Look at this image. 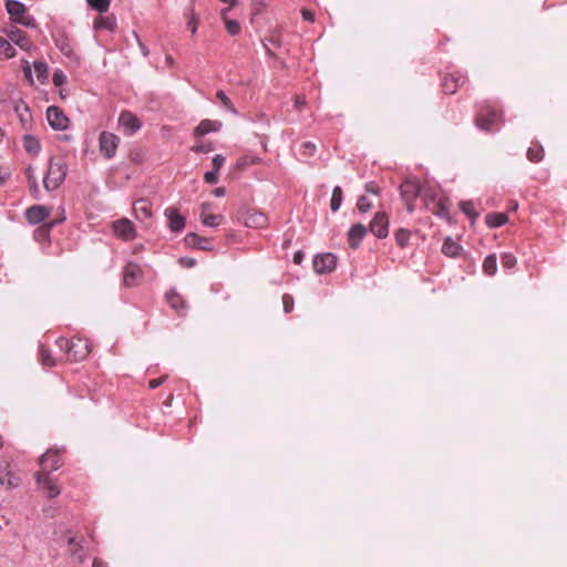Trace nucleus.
Returning a JSON list of instances; mask_svg holds the SVG:
<instances>
[{
    "label": "nucleus",
    "mask_w": 567,
    "mask_h": 567,
    "mask_svg": "<svg viewBox=\"0 0 567 567\" xmlns=\"http://www.w3.org/2000/svg\"><path fill=\"white\" fill-rule=\"evenodd\" d=\"M68 166L64 161L50 158L48 171L43 177V186L48 192L55 190L64 182Z\"/></svg>",
    "instance_id": "f257e3e1"
},
{
    "label": "nucleus",
    "mask_w": 567,
    "mask_h": 567,
    "mask_svg": "<svg viewBox=\"0 0 567 567\" xmlns=\"http://www.w3.org/2000/svg\"><path fill=\"white\" fill-rule=\"evenodd\" d=\"M499 121H502V113L488 104L483 105L475 116V125L487 132Z\"/></svg>",
    "instance_id": "f03ea898"
},
{
    "label": "nucleus",
    "mask_w": 567,
    "mask_h": 567,
    "mask_svg": "<svg viewBox=\"0 0 567 567\" xmlns=\"http://www.w3.org/2000/svg\"><path fill=\"white\" fill-rule=\"evenodd\" d=\"M85 539L82 535H70L66 537V554L71 557L72 564H82L85 556Z\"/></svg>",
    "instance_id": "7ed1b4c3"
},
{
    "label": "nucleus",
    "mask_w": 567,
    "mask_h": 567,
    "mask_svg": "<svg viewBox=\"0 0 567 567\" xmlns=\"http://www.w3.org/2000/svg\"><path fill=\"white\" fill-rule=\"evenodd\" d=\"M401 197L409 213L414 212V200L421 196L422 185L415 181H405L400 187Z\"/></svg>",
    "instance_id": "20e7f679"
},
{
    "label": "nucleus",
    "mask_w": 567,
    "mask_h": 567,
    "mask_svg": "<svg viewBox=\"0 0 567 567\" xmlns=\"http://www.w3.org/2000/svg\"><path fill=\"white\" fill-rule=\"evenodd\" d=\"M120 138L113 133L102 132L99 137L100 152L106 157L112 158L118 147Z\"/></svg>",
    "instance_id": "39448f33"
},
{
    "label": "nucleus",
    "mask_w": 567,
    "mask_h": 567,
    "mask_svg": "<svg viewBox=\"0 0 567 567\" xmlns=\"http://www.w3.org/2000/svg\"><path fill=\"white\" fill-rule=\"evenodd\" d=\"M112 229L115 236L122 240H132L136 237V230L133 223L127 218H121L112 223Z\"/></svg>",
    "instance_id": "423d86ee"
},
{
    "label": "nucleus",
    "mask_w": 567,
    "mask_h": 567,
    "mask_svg": "<svg viewBox=\"0 0 567 567\" xmlns=\"http://www.w3.org/2000/svg\"><path fill=\"white\" fill-rule=\"evenodd\" d=\"M47 120L49 125L56 131H63L69 127V118L58 106H49L47 110Z\"/></svg>",
    "instance_id": "0eeeda50"
},
{
    "label": "nucleus",
    "mask_w": 567,
    "mask_h": 567,
    "mask_svg": "<svg viewBox=\"0 0 567 567\" xmlns=\"http://www.w3.org/2000/svg\"><path fill=\"white\" fill-rule=\"evenodd\" d=\"M70 346V351L68 353V360L70 361H82L91 352L90 344L85 339L73 338Z\"/></svg>",
    "instance_id": "6e6552de"
},
{
    "label": "nucleus",
    "mask_w": 567,
    "mask_h": 567,
    "mask_svg": "<svg viewBox=\"0 0 567 567\" xmlns=\"http://www.w3.org/2000/svg\"><path fill=\"white\" fill-rule=\"evenodd\" d=\"M370 231L378 238H385L389 234V217L384 212H378L369 225Z\"/></svg>",
    "instance_id": "1a4fd4ad"
},
{
    "label": "nucleus",
    "mask_w": 567,
    "mask_h": 567,
    "mask_svg": "<svg viewBox=\"0 0 567 567\" xmlns=\"http://www.w3.org/2000/svg\"><path fill=\"white\" fill-rule=\"evenodd\" d=\"M239 219L247 226L252 228H262L268 224V217L256 209H247L244 212Z\"/></svg>",
    "instance_id": "9d476101"
},
{
    "label": "nucleus",
    "mask_w": 567,
    "mask_h": 567,
    "mask_svg": "<svg viewBox=\"0 0 567 567\" xmlns=\"http://www.w3.org/2000/svg\"><path fill=\"white\" fill-rule=\"evenodd\" d=\"M118 124L126 135L135 134L142 126L141 120L130 111H123L120 114Z\"/></svg>",
    "instance_id": "9b49d317"
},
{
    "label": "nucleus",
    "mask_w": 567,
    "mask_h": 567,
    "mask_svg": "<svg viewBox=\"0 0 567 567\" xmlns=\"http://www.w3.org/2000/svg\"><path fill=\"white\" fill-rule=\"evenodd\" d=\"M337 265V257L331 252L317 255L313 259V268L318 274L331 272Z\"/></svg>",
    "instance_id": "f8f14e48"
},
{
    "label": "nucleus",
    "mask_w": 567,
    "mask_h": 567,
    "mask_svg": "<svg viewBox=\"0 0 567 567\" xmlns=\"http://www.w3.org/2000/svg\"><path fill=\"white\" fill-rule=\"evenodd\" d=\"M20 477L11 470V464L3 460L0 461V484L7 488H14L20 484Z\"/></svg>",
    "instance_id": "ddd939ff"
},
{
    "label": "nucleus",
    "mask_w": 567,
    "mask_h": 567,
    "mask_svg": "<svg viewBox=\"0 0 567 567\" xmlns=\"http://www.w3.org/2000/svg\"><path fill=\"white\" fill-rule=\"evenodd\" d=\"M465 82L466 78L463 74L458 72L449 73L443 79L442 87L444 93L454 94Z\"/></svg>",
    "instance_id": "4468645a"
},
{
    "label": "nucleus",
    "mask_w": 567,
    "mask_h": 567,
    "mask_svg": "<svg viewBox=\"0 0 567 567\" xmlns=\"http://www.w3.org/2000/svg\"><path fill=\"white\" fill-rule=\"evenodd\" d=\"M40 465L43 473L48 474L61 466V458L58 451L49 450L40 457Z\"/></svg>",
    "instance_id": "2eb2a0df"
},
{
    "label": "nucleus",
    "mask_w": 567,
    "mask_h": 567,
    "mask_svg": "<svg viewBox=\"0 0 567 567\" xmlns=\"http://www.w3.org/2000/svg\"><path fill=\"white\" fill-rule=\"evenodd\" d=\"M143 271L137 264L128 262L124 267L123 271V284L126 287H134L137 285L140 278L142 277Z\"/></svg>",
    "instance_id": "dca6fc26"
},
{
    "label": "nucleus",
    "mask_w": 567,
    "mask_h": 567,
    "mask_svg": "<svg viewBox=\"0 0 567 567\" xmlns=\"http://www.w3.org/2000/svg\"><path fill=\"white\" fill-rule=\"evenodd\" d=\"M8 39L18 45L20 49L29 51L32 48V43L29 40L27 33L18 28L12 27L7 31Z\"/></svg>",
    "instance_id": "f3484780"
},
{
    "label": "nucleus",
    "mask_w": 567,
    "mask_h": 567,
    "mask_svg": "<svg viewBox=\"0 0 567 567\" xmlns=\"http://www.w3.org/2000/svg\"><path fill=\"white\" fill-rule=\"evenodd\" d=\"M50 215V209L42 205H34L25 210V218L30 224H40Z\"/></svg>",
    "instance_id": "a211bd4d"
},
{
    "label": "nucleus",
    "mask_w": 567,
    "mask_h": 567,
    "mask_svg": "<svg viewBox=\"0 0 567 567\" xmlns=\"http://www.w3.org/2000/svg\"><path fill=\"white\" fill-rule=\"evenodd\" d=\"M35 481L45 489L50 498H54L61 493L60 488L50 480L49 474L38 472L35 474Z\"/></svg>",
    "instance_id": "6ab92c4d"
},
{
    "label": "nucleus",
    "mask_w": 567,
    "mask_h": 567,
    "mask_svg": "<svg viewBox=\"0 0 567 567\" xmlns=\"http://www.w3.org/2000/svg\"><path fill=\"white\" fill-rule=\"evenodd\" d=\"M368 229L362 224L353 225L348 231V241L351 248L357 249L364 238Z\"/></svg>",
    "instance_id": "aec40b11"
},
{
    "label": "nucleus",
    "mask_w": 567,
    "mask_h": 567,
    "mask_svg": "<svg viewBox=\"0 0 567 567\" xmlns=\"http://www.w3.org/2000/svg\"><path fill=\"white\" fill-rule=\"evenodd\" d=\"M212 204L203 203L200 207V221L208 227H217L223 220L221 215H215L209 213Z\"/></svg>",
    "instance_id": "412c9836"
},
{
    "label": "nucleus",
    "mask_w": 567,
    "mask_h": 567,
    "mask_svg": "<svg viewBox=\"0 0 567 567\" xmlns=\"http://www.w3.org/2000/svg\"><path fill=\"white\" fill-rule=\"evenodd\" d=\"M165 216L169 221V229L174 233L182 231L185 227V218L173 207L165 210Z\"/></svg>",
    "instance_id": "4be33fe9"
},
{
    "label": "nucleus",
    "mask_w": 567,
    "mask_h": 567,
    "mask_svg": "<svg viewBox=\"0 0 567 567\" xmlns=\"http://www.w3.org/2000/svg\"><path fill=\"white\" fill-rule=\"evenodd\" d=\"M133 212L137 219L146 220L152 217V205L147 199H137L133 204Z\"/></svg>",
    "instance_id": "5701e85b"
},
{
    "label": "nucleus",
    "mask_w": 567,
    "mask_h": 567,
    "mask_svg": "<svg viewBox=\"0 0 567 567\" xmlns=\"http://www.w3.org/2000/svg\"><path fill=\"white\" fill-rule=\"evenodd\" d=\"M184 241L186 246L190 248H197L202 250H209L212 248L208 238L200 237L195 233L187 234L184 238Z\"/></svg>",
    "instance_id": "b1692460"
},
{
    "label": "nucleus",
    "mask_w": 567,
    "mask_h": 567,
    "mask_svg": "<svg viewBox=\"0 0 567 567\" xmlns=\"http://www.w3.org/2000/svg\"><path fill=\"white\" fill-rule=\"evenodd\" d=\"M221 127V123L219 121L213 120H203L194 130V135L196 137L204 136L212 132H217Z\"/></svg>",
    "instance_id": "393cba45"
},
{
    "label": "nucleus",
    "mask_w": 567,
    "mask_h": 567,
    "mask_svg": "<svg viewBox=\"0 0 567 567\" xmlns=\"http://www.w3.org/2000/svg\"><path fill=\"white\" fill-rule=\"evenodd\" d=\"M55 45L68 58H74V51L70 38L64 33L54 35Z\"/></svg>",
    "instance_id": "a878e982"
},
{
    "label": "nucleus",
    "mask_w": 567,
    "mask_h": 567,
    "mask_svg": "<svg viewBox=\"0 0 567 567\" xmlns=\"http://www.w3.org/2000/svg\"><path fill=\"white\" fill-rule=\"evenodd\" d=\"M64 220V217H62L61 219H58V220H53V221H50L49 224H45L43 226H40L38 227L34 233H33V237L39 243H43V241H47L49 240V237H50V231L51 229L58 225L59 223L63 221Z\"/></svg>",
    "instance_id": "bb28decb"
},
{
    "label": "nucleus",
    "mask_w": 567,
    "mask_h": 567,
    "mask_svg": "<svg viewBox=\"0 0 567 567\" xmlns=\"http://www.w3.org/2000/svg\"><path fill=\"white\" fill-rule=\"evenodd\" d=\"M6 9L10 16L11 21L14 23H16V18H20L27 11L25 6L22 2L17 1V0H7Z\"/></svg>",
    "instance_id": "cd10ccee"
},
{
    "label": "nucleus",
    "mask_w": 567,
    "mask_h": 567,
    "mask_svg": "<svg viewBox=\"0 0 567 567\" xmlns=\"http://www.w3.org/2000/svg\"><path fill=\"white\" fill-rule=\"evenodd\" d=\"M14 112L17 113V115L20 118L22 127L24 130H29L30 123H31V114H30L29 106L27 104H24L23 102L16 103Z\"/></svg>",
    "instance_id": "c85d7f7f"
},
{
    "label": "nucleus",
    "mask_w": 567,
    "mask_h": 567,
    "mask_svg": "<svg viewBox=\"0 0 567 567\" xmlns=\"http://www.w3.org/2000/svg\"><path fill=\"white\" fill-rule=\"evenodd\" d=\"M421 197L425 204V207L429 210L433 206V204H435L436 202H439L441 199V198H439V194L434 188H432L430 186H425V185H422Z\"/></svg>",
    "instance_id": "c756f323"
},
{
    "label": "nucleus",
    "mask_w": 567,
    "mask_h": 567,
    "mask_svg": "<svg viewBox=\"0 0 567 567\" xmlns=\"http://www.w3.org/2000/svg\"><path fill=\"white\" fill-rule=\"evenodd\" d=\"M166 300L169 306L177 312H181L185 309V301L183 297L174 289L166 292Z\"/></svg>",
    "instance_id": "7c9ffc66"
},
{
    "label": "nucleus",
    "mask_w": 567,
    "mask_h": 567,
    "mask_svg": "<svg viewBox=\"0 0 567 567\" xmlns=\"http://www.w3.org/2000/svg\"><path fill=\"white\" fill-rule=\"evenodd\" d=\"M116 28V19L114 16L99 17L94 21V29L114 31Z\"/></svg>",
    "instance_id": "2f4dec72"
},
{
    "label": "nucleus",
    "mask_w": 567,
    "mask_h": 567,
    "mask_svg": "<svg viewBox=\"0 0 567 567\" xmlns=\"http://www.w3.org/2000/svg\"><path fill=\"white\" fill-rule=\"evenodd\" d=\"M462 246L455 243L451 237H447L442 246V252L447 257H456L461 254Z\"/></svg>",
    "instance_id": "473e14b6"
},
{
    "label": "nucleus",
    "mask_w": 567,
    "mask_h": 567,
    "mask_svg": "<svg viewBox=\"0 0 567 567\" xmlns=\"http://www.w3.org/2000/svg\"><path fill=\"white\" fill-rule=\"evenodd\" d=\"M485 221L489 227H501L508 221V217L504 213H491L486 215Z\"/></svg>",
    "instance_id": "72a5a7b5"
},
{
    "label": "nucleus",
    "mask_w": 567,
    "mask_h": 567,
    "mask_svg": "<svg viewBox=\"0 0 567 567\" xmlns=\"http://www.w3.org/2000/svg\"><path fill=\"white\" fill-rule=\"evenodd\" d=\"M23 147L29 154L33 155H37L41 150L39 140L32 135H25L23 137Z\"/></svg>",
    "instance_id": "f704fd0d"
},
{
    "label": "nucleus",
    "mask_w": 567,
    "mask_h": 567,
    "mask_svg": "<svg viewBox=\"0 0 567 567\" xmlns=\"http://www.w3.org/2000/svg\"><path fill=\"white\" fill-rule=\"evenodd\" d=\"M483 270L486 275L493 276L497 270V259L495 254L488 255L483 261Z\"/></svg>",
    "instance_id": "c9c22d12"
},
{
    "label": "nucleus",
    "mask_w": 567,
    "mask_h": 567,
    "mask_svg": "<svg viewBox=\"0 0 567 567\" xmlns=\"http://www.w3.org/2000/svg\"><path fill=\"white\" fill-rule=\"evenodd\" d=\"M526 155L530 162L537 163V162L542 161L544 157V148L542 145L535 144L527 150Z\"/></svg>",
    "instance_id": "e433bc0d"
},
{
    "label": "nucleus",
    "mask_w": 567,
    "mask_h": 567,
    "mask_svg": "<svg viewBox=\"0 0 567 567\" xmlns=\"http://www.w3.org/2000/svg\"><path fill=\"white\" fill-rule=\"evenodd\" d=\"M394 237L396 245L401 248H404L409 244L411 231L406 228H400L395 231Z\"/></svg>",
    "instance_id": "4c0bfd02"
},
{
    "label": "nucleus",
    "mask_w": 567,
    "mask_h": 567,
    "mask_svg": "<svg viewBox=\"0 0 567 567\" xmlns=\"http://www.w3.org/2000/svg\"><path fill=\"white\" fill-rule=\"evenodd\" d=\"M34 72L37 74L38 80L41 83H44L48 80V65L43 61H34L33 63Z\"/></svg>",
    "instance_id": "58836bf2"
},
{
    "label": "nucleus",
    "mask_w": 567,
    "mask_h": 567,
    "mask_svg": "<svg viewBox=\"0 0 567 567\" xmlns=\"http://www.w3.org/2000/svg\"><path fill=\"white\" fill-rule=\"evenodd\" d=\"M342 204V189L340 186H336L332 190L330 200V207L332 212H337Z\"/></svg>",
    "instance_id": "ea45409f"
},
{
    "label": "nucleus",
    "mask_w": 567,
    "mask_h": 567,
    "mask_svg": "<svg viewBox=\"0 0 567 567\" xmlns=\"http://www.w3.org/2000/svg\"><path fill=\"white\" fill-rule=\"evenodd\" d=\"M39 359L44 367H53L55 364V360L53 359L50 350L43 346L40 347Z\"/></svg>",
    "instance_id": "a19ab883"
},
{
    "label": "nucleus",
    "mask_w": 567,
    "mask_h": 567,
    "mask_svg": "<svg viewBox=\"0 0 567 567\" xmlns=\"http://www.w3.org/2000/svg\"><path fill=\"white\" fill-rule=\"evenodd\" d=\"M216 96L217 99L220 101V103L223 104V106L228 110L229 112H231L233 114L237 115L238 112L236 110V107L234 106L233 102L230 101V99L225 94L224 91H217L216 93Z\"/></svg>",
    "instance_id": "79ce46f5"
},
{
    "label": "nucleus",
    "mask_w": 567,
    "mask_h": 567,
    "mask_svg": "<svg viewBox=\"0 0 567 567\" xmlns=\"http://www.w3.org/2000/svg\"><path fill=\"white\" fill-rule=\"evenodd\" d=\"M89 6L100 13L106 12L110 8L111 0H86Z\"/></svg>",
    "instance_id": "37998d69"
},
{
    "label": "nucleus",
    "mask_w": 567,
    "mask_h": 567,
    "mask_svg": "<svg viewBox=\"0 0 567 567\" xmlns=\"http://www.w3.org/2000/svg\"><path fill=\"white\" fill-rule=\"evenodd\" d=\"M430 212L440 217H446L449 215V207L442 199H440L439 202L433 204V206L430 208Z\"/></svg>",
    "instance_id": "c03bdc74"
},
{
    "label": "nucleus",
    "mask_w": 567,
    "mask_h": 567,
    "mask_svg": "<svg viewBox=\"0 0 567 567\" xmlns=\"http://www.w3.org/2000/svg\"><path fill=\"white\" fill-rule=\"evenodd\" d=\"M517 260L512 252H504L501 256V264L505 269H512L515 267Z\"/></svg>",
    "instance_id": "a18cd8bd"
},
{
    "label": "nucleus",
    "mask_w": 567,
    "mask_h": 567,
    "mask_svg": "<svg viewBox=\"0 0 567 567\" xmlns=\"http://www.w3.org/2000/svg\"><path fill=\"white\" fill-rule=\"evenodd\" d=\"M0 48L3 50V54L7 59H11L16 55V50L11 45L10 40L0 38Z\"/></svg>",
    "instance_id": "49530a36"
},
{
    "label": "nucleus",
    "mask_w": 567,
    "mask_h": 567,
    "mask_svg": "<svg viewBox=\"0 0 567 567\" xmlns=\"http://www.w3.org/2000/svg\"><path fill=\"white\" fill-rule=\"evenodd\" d=\"M460 209L472 219L477 217V213L475 212L474 204L472 202H461Z\"/></svg>",
    "instance_id": "de8ad7c7"
},
{
    "label": "nucleus",
    "mask_w": 567,
    "mask_h": 567,
    "mask_svg": "<svg viewBox=\"0 0 567 567\" xmlns=\"http://www.w3.org/2000/svg\"><path fill=\"white\" fill-rule=\"evenodd\" d=\"M16 23L21 24L27 28H35L37 27L35 19L32 16H29L27 13L22 14L20 18H16Z\"/></svg>",
    "instance_id": "09e8293b"
},
{
    "label": "nucleus",
    "mask_w": 567,
    "mask_h": 567,
    "mask_svg": "<svg viewBox=\"0 0 567 567\" xmlns=\"http://www.w3.org/2000/svg\"><path fill=\"white\" fill-rule=\"evenodd\" d=\"M198 23H199V17L192 9L189 11L188 21H187V28L190 30L192 34H195L197 32Z\"/></svg>",
    "instance_id": "8fccbe9b"
},
{
    "label": "nucleus",
    "mask_w": 567,
    "mask_h": 567,
    "mask_svg": "<svg viewBox=\"0 0 567 567\" xmlns=\"http://www.w3.org/2000/svg\"><path fill=\"white\" fill-rule=\"evenodd\" d=\"M258 162H259L258 157L245 155V156H241V157L238 158L237 166L239 168H245V167H247L249 165H254V164H256Z\"/></svg>",
    "instance_id": "3c124183"
},
{
    "label": "nucleus",
    "mask_w": 567,
    "mask_h": 567,
    "mask_svg": "<svg viewBox=\"0 0 567 567\" xmlns=\"http://www.w3.org/2000/svg\"><path fill=\"white\" fill-rule=\"evenodd\" d=\"M372 203L365 196H360L357 202V207L361 213H367L372 208Z\"/></svg>",
    "instance_id": "603ef678"
},
{
    "label": "nucleus",
    "mask_w": 567,
    "mask_h": 567,
    "mask_svg": "<svg viewBox=\"0 0 567 567\" xmlns=\"http://www.w3.org/2000/svg\"><path fill=\"white\" fill-rule=\"evenodd\" d=\"M226 29L229 34L236 35L240 32V24L236 20L225 19Z\"/></svg>",
    "instance_id": "864d4df0"
},
{
    "label": "nucleus",
    "mask_w": 567,
    "mask_h": 567,
    "mask_svg": "<svg viewBox=\"0 0 567 567\" xmlns=\"http://www.w3.org/2000/svg\"><path fill=\"white\" fill-rule=\"evenodd\" d=\"M53 84L55 86H62L66 83V75L61 70H55L52 76Z\"/></svg>",
    "instance_id": "5fc2aeb1"
},
{
    "label": "nucleus",
    "mask_w": 567,
    "mask_h": 567,
    "mask_svg": "<svg viewBox=\"0 0 567 567\" xmlns=\"http://www.w3.org/2000/svg\"><path fill=\"white\" fill-rule=\"evenodd\" d=\"M282 305H284V310L286 313H289L292 311L293 309V298L292 296L290 295H284L282 296Z\"/></svg>",
    "instance_id": "6e6d98bb"
},
{
    "label": "nucleus",
    "mask_w": 567,
    "mask_h": 567,
    "mask_svg": "<svg viewBox=\"0 0 567 567\" xmlns=\"http://www.w3.org/2000/svg\"><path fill=\"white\" fill-rule=\"evenodd\" d=\"M71 343H72V339H71V340H69V339L63 338V337H61V338H59V339L56 340V346H58L61 350H63L66 354H68V353H69V351H70V347H71L70 344H71Z\"/></svg>",
    "instance_id": "4d7b16f0"
},
{
    "label": "nucleus",
    "mask_w": 567,
    "mask_h": 567,
    "mask_svg": "<svg viewBox=\"0 0 567 567\" xmlns=\"http://www.w3.org/2000/svg\"><path fill=\"white\" fill-rule=\"evenodd\" d=\"M218 173L217 171H210V172H206L205 175H204V181L207 183V184H216L218 182Z\"/></svg>",
    "instance_id": "13d9d810"
},
{
    "label": "nucleus",
    "mask_w": 567,
    "mask_h": 567,
    "mask_svg": "<svg viewBox=\"0 0 567 567\" xmlns=\"http://www.w3.org/2000/svg\"><path fill=\"white\" fill-rule=\"evenodd\" d=\"M316 152V145L311 142H306L302 144V154L305 156H312Z\"/></svg>",
    "instance_id": "bf43d9fd"
},
{
    "label": "nucleus",
    "mask_w": 567,
    "mask_h": 567,
    "mask_svg": "<svg viewBox=\"0 0 567 567\" xmlns=\"http://www.w3.org/2000/svg\"><path fill=\"white\" fill-rule=\"evenodd\" d=\"M224 163H225V157L223 155H219V154L215 155L213 158L214 171L219 172V169L221 168Z\"/></svg>",
    "instance_id": "052dcab7"
},
{
    "label": "nucleus",
    "mask_w": 567,
    "mask_h": 567,
    "mask_svg": "<svg viewBox=\"0 0 567 567\" xmlns=\"http://www.w3.org/2000/svg\"><path fill=\"white\" fill-rule=\"evenodd\" d=\"M364 189H365V192L373 194V195L380 194V187L374 182L367 183L364 186Z\"/></svg>",
    "instance_id": "680f3d73"
},
{
    "label": "nucleus",
    "mask_w": 567,
    "mask_h": 567,
    "mask_svg": "<svg viewBox=\"0 0 567 567\" xmlns=\"http://www.w3.org/2000/svg\"><path fill=\"white\" fill-rule=\"evenodd\" d=\"M192 150L195 153H205L206 154V153H209L213 150V147L209 144H199V145L193 146Z\"/></svg>",
    "instance_id": "e2e57ef3"
},
{
    "label": "nucleus",
    "mask_w": 567,
    "mask_h": 567,
    "mask_svg": "<svg viewBox=\"0 0 567 567\" xmlns=\"http://www.w3.org/2000/svg\"><path fill=\"white\" fill-rule=\"evenodd\" d=\"M293 105L296 109L301 110L306 105V99L300 95H296L293 99Z\"/></svg>",
    "instance_id": "0e129e2a"
},
{
    "label": "nucleus",
    "mask_w": 567,
    "mask_h": 567,
    "mask_svg": "<svg viewBox=\"0 0 567 567\" xmlns=\"http://www.w3.org/2000/svg\"><path fill=\"white\" fill-rule=\"evenodd\" d=\"M165 380H166V377H162V378H158V379H153V380L150 381L148 386L151 389H156L159 385H162Z\"/></svg>",
    "instance_id": "69168bd1"
},
{
    "label": "nucleus",
    "mask_w": 567,
    "mask_h": 567,
    "mask_svg": "<svg viewBox=\"0 0 567 567\" xmlns=\"http://www.w3.org/2000/svg\"><path fill=\"white\" fill-rule=\"evenodd\" d=\"M179 264L184 267L190 268L195 266L196 261L193 258L184 257L179 259Z\"/></svg>",
    "instance_id": "338daca9"
},
{
    "label": "nucleus",
    "mask_w": 567,
    "mask_h": 567,
    "mask_svg": "<svg viewBox=\"0 0 567 567\" xmlns=\"http://www.w3.org/2000/svg\"><path fill=\"white\" fill-rule=\"evenodd\" d=\"M301 14L305 20L310 21V22L315 21V13L310 10L302 9Z\"/></svg>",
    "instance_id": "774afa93"
}]
</instances>
